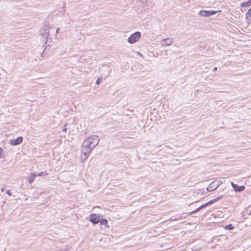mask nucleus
<instances>
[{
  "instance_id": "f257e3e1",
  "label": "nucleus",
  "mask_w": 251,
  "mask_h": 251,
  "mask_svg": "<svg viewBox=\"0 0 251 251\" xmlns=\"http://www.w3.org/2000/svg\"><path fill=\"white\" fill-rule=\"evenodd\" d=\"M100 139L98 136L93 135L83 142L81 152L82 159L85 160L88 157L91 151L99 144Z\"/></svg>"
},
{
  "instance_id": "f03ea898",
  "label": "nucleus",
  "mask_w": 251,
  "mask_h": 251,
  "mask_svg": "<svg viewBox=\"0 0 251 251\" xmlns=\"http://www.w3.org/2000/svg\"><path fill=\"white\" fill-rule=\"evenodd\" d=\"M50 35V26L48 25H45L41 31V36L43 43L46 44L48 41V38Z\"/></svg>"
},
{
  "instance_id": "7ed1b4c3",
  "label": "nucleus",
  "mask_w": 251,
  "mask_h": 251,
  "mask_svg": "<svg viewBox=\"0 0 251 251\" xmlns=\"http://www.w3.org/2000/svg\"><path fill=\"white\" fill-rule=\"evenodd\" d=\"M140 37V32L138 31L135 32L128 37V42L130 44H133L138 41Z\"/></svg>"
},
{
  "instance_id": "20e7f679",
  "label": "nucleus",
  "mask_w": 251,
  "mask_h": 251,
  "mask_svg": "<svg viewBox=\"0 0 251 251\" xmlns=\"http://www.w3.org/2000/svg\"><path fill=\"white\" fill-rule=\"evenodd\" d=\"M173 40L172 38L163 39L160 41V45L163 48L170 46L173 43Z\"/></svg>"
},
{
  "instance_id": "39448f33",
  "label": "nucleus",
  "mask_w": 251,
  "mask_h": 251,
  "mask_svg": "<svg viewBox=\"0 0 251 251\" xmlns=\"http://www.w3.org/2000/svg\"><path fill=\"white\" fill-rule=\"evenodd\" d=\"M219 11H215V10H201L199 12V14L203 17H208L213 15L216 14Z\"/></svg>"
},
{
  "instance_id": "423d86ee",
  "label": "nucleus",
  "mask_w": 251,
  "mask_h": 251,
  "mask_svg": "<svg viewBox=\"0 0 251 251\" xmlns=\"http://www.w3.org/2000/svg\"><path fill=\"white\" fill-rule=\"evenodd\" d=\"M23 138L22 136L18 137L16 139H11L9 140V144L12 146H17L22 143Z\"/></svg>"
},
{
  "instance_id": "0eeeda50",
  "label": "nucleus",
  "mask_w": 251,
  "mask_h": 251,
  "mask_svg": "<svg viewBox=\"0 0 251 251\" xmlns=\"http://www.w3.org/2000/svg\"><path fill=\"white\" fill-rule=\"evenodd\" d=\"M100 216L96 214H91L89 217V220L94 224H96L100 222Z\"/></svg>"
},
{
  "instance_id": "6e6552de",
  "label": "nucleus",
  "mask_w": 251,
  "mask_h": 251,
  "mask_svg": "<svg viewBox=\"0 0 251 251\" xmlns=\"http://www.w3.org/2000/svg\"><path fill=\"white\" fill-rule=\"evenodd\" d=\"M231 185L232 186L233 190L235 192H242L245 190V187L244 186H239L237 184H234L233 182H231Z\"/></svg>"
},
{
  "instance_id": "1a4fd4ad",
  "label": "nucleus",
  "mask_w": 251,
  "mask_h": 251,
  "mask_svg": "<svg viewBox=\"0 0 251 251\" xmlns=\"http://www.w3.org/2000/svg\"><path fill=\"white\" fill-rule=\"evenodd\" d=\"M218 188L216 184V181H213L207 187L206 189L208 191H212Z\"/></svg>"
},
{
  "instance_id": "9d476101",
  "label": "nucleus",
  "mask_w": 251,
  "mask_h": 251,
  "mask_svg": "<svg viewBox=\"0 0 251 251\" xmlns=\"http://www.w3.org/2000/svg\"><path fill=\"white\" fill-rule=\"evenodd\" d=\"M222 197H223V196L221 195V196H219V197H218L217 198L212 200L206 203L207 204V205L212 204V203L220 200L222 198Z\"/></svg>"
},
{
  "instance_id": "9b49d317",
  "label": "nucleus",
  "mask_w": 251,
  "mask_h": 251,
  "mask_svg": "<svg viewBox=\"0 0 251 251\" xmlns=\"http://www.w3.org/2000/svg\"><path fill=\"white\" fill-rule=\"evenodd\" d=\"M246 19L248 21H251V8L246 14Z\"/></svg>"
},
{
  "instance_id": "f8f14e48",
  "label": "nucleus",
  "mask_w": 251,
  "mask_h": 251,
  "mask_svg": "<svg viewBox=\"0 0 251 251\" xmlns=\"http://www.w3.org/2000/svg\"><path fill=\"white\" fill-rule=\"evenodd\" d=\"M36 176H37L36 174H35L34 173H33L31 175V176L29 177L28 181H29V183L30 184L32 183V182L34 181V179H35V178L36 177Z\"/></svg>"
},
{
  "instance_id": "ddd939ff",
  "label": "nucleus",
  "mask_w": 251,
  "mask_h": 251,
  "mask_svg": "<svg viewBox=\"0 0 251 251\" xmlns=\"http://www.w3.org/2000/svg\"><path fill=\"white\" fill-rule=\"evenodd\" d=\"M250 5H251V0H250L246 2H243L240 4L241 7L248 6H250Z\"/></svg>"
},
{
  "instance_id": "4468645a",
  "label": "nucleus",
  "mask_w": 251,
  "mask_h": 251,
  "mask_svg": "<svg viewBox=\"0 0 251 251\" xmlns=\"http://www.w3.org/2000/svg\"><path fill=\"white\" fill-rule=\"evenodd\" d=\"M100 224L101 225H104V226H107V221L105 219H102L101 220H100Z\"/></svg>"
},
{
  "instance_id": "2eb2a0df",
  "label": "nucleus",
  "mask_w": 251,
  "mask_h": 251,
  "mask_svg": "<svg viewBox=\"0 0 251 251\" xmlns=\"http://www.w3.org/2000/svg\"><path fill=\"white\" fill-rule=\"evenodd\" d=\"M234 226H232V224H229L227 226H226L225 227V228L226 230H232L234 228Z\"/></svg>"
},
{
  "instance_id": "dca6fc26",
  "label": "nucleus",
  "mask_w": 251,
  "mask_h": 251,
  "mask_svg": "<svg viewBox=\"0 0 251 251\" xmlns=\"http://www.w3.org/2000/svg\"><path fill=\"white\" fill-rule=\"evenodd\" d=\"M47 175H48V173H47L41 172V173H39L38 175H37V176H47Z\"/></svg>"
},
{
  "instance_id": "f3484780",
  "label": "nucleus",
  "mask_w": 251,
  "mask_h": 251,
  "mask_svg": "<svg viewBox=\"0 0 251 251\" xmlns=\"http://www.w3.org/2000/svg\"><path fill=\"white\" fill-rule=\"evenodd\" d=\"M222 183V181L220 180L216 181V184L217 186L218 187Z\"/></svg>"
},
{
  "instance_id": "a211bd4d",
  "label": "nucleus",
  "mask_w": 251,
  "mask_h": 251,
  "mask_svg": "<svg viewBox=\"0 0 251 251\" xmlns=\"http://www.w3.org/2000/svg\"><path fill=\"white\" fill-rule=\"evenodd\" d=\"M201 209V207H199L198 208H197L195 210H194V211H192V212H191L190 213L191 214L194 213L195 212H197L200 211Z\"/></svg>"
},
{
  "instance_id": "6ab92c4d",
  "label": "nucleus",
  "mask_w": 251,
  "mask_h": 251,
  "mask_svg": "<svg viewBox=\"0 0 251 251\" xmlns=\"http://www.w3.org/2000/svg\"><path fill=\"white\" fill-rule=\"evenodd\" d=\"M100 82H101V79L100 78H98V79L96 81V83L99 85L100 83Z\"/></svg>"
},
{
  "instance_id": "aec40b11",
  "label": "nucleus",
  "mask_w": 251,
  "mask_h": 251,
  "mask_svg": "<svg viewBox=\"0 0 251 251\" xmlns=\"http://www.w3.org/2000/svg\"><path fill=\"white\" fill-rule=\"evenodd\" d=\"M66 126H67V125H65V126H64V127H63V131L64 132H66V131H67V128H66Z\"/></svg>"
},
{
  "instance_id": "412c9836",
  "label": "nucleus",
  "mask_w": 251,
  "mask_h": 251,
  "mask_svg": "<svg viewBox=\"0 0 251 251\" xmlns=\"http://www.w3.org/2000/svg\"><path fill=\"white\" fill-rule=\"evenodd\" d=\"M6 194L8 195L9 196H11V193L9 190H7L6 191Z\"/></svg>"
},
{
  "instance_id": "4be33fe9",
  "label": "nucleus",
  "mask_w": 251,
  "mask_h": 251,
  "mask_svg": "<svg viewBox=\"0 0 251 251\" xmlns=\"http://www.w3.org/2000/svg\"><path fill=\"white\" fill-rule=\"evenodd\" d=\"M205 206H207V204L206 203H205L203 205H201V206H200V207H201V209L202 208H204Z\"/></svg>"
},
{
  "instance_id": "5701e85b",
  "label": "nucleus",
  "mask_w": 251,
  "mask_h": 251,
  "mask_svg": "<svg viewBox=\"0 0 251 251\" xmlns=\"http://www.w3.org/2000/svg\"><path fill=\"white\" fill-rule=\"evenodd\" d=\"M3 151V150L1 148H0V158L1 157V154Z\"/></svg>"
},
{
  "instance_id": "b1692460",
  "label": "nucleus",
  "mask_w": 251,
  "mask_h": 251,
  "mask_svg": "<svg viewBox=\"0 0 251 251\" xmlns=\"http://www.w3.org/2000/svg\"><path fill=\"white\" fill-rule=\"evenodd\" d=\"M138 54L141 56L142 57H143V55L142 53H141L140 52H138Z\"/></svg>"
},
{
  "instance_id": "393cba45",
  "label": "nucleus",
  "mask_w": 251,
  "mask_h": 251,
  "mask_svg": "<svg viewBox=\"0 0 251 251\" xmlns=\"http://www.w3.org/2000/svg\"><path fill=\"white\" fill-rule=\"evenodd\" d=\"M217 70V67H215V68L213 69V71L214 72H215Z\"/></svg>"
},
{
  "instance_id": "a878e982",
  "label": "nucleus",
  "mask_w": 251,
  "mask_h": 251,
  "mask_svg": "<svg viewBox=\"0 0 251 251\" xmlns=\"http://www.w3.org/2000/svg\"><path fill=\"white\" fill-rule=\"evenodd\" d=\"M59 28H57V29H56V33H59Z\"/></svg>"
},
{
  "instance_id": "bb28decb",
  "label": "nucleus",
  "mask_w": 251,
  "mask_h": 251,
  "mask_svg": "<svg viewBox=\"0 0 251 251\" xmlns=\"http://www.w3.org/2000/svg\"><path fill=\"white\" fill-rule=\"evenodd\" d=\"M4 190H4V188H1V191L2 192H4Z\"/></svg>"
}]
</instances>
